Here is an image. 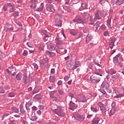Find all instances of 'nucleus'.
<instances>
[{"mask_svg": "<svg viewBox=\"0 0 124 124\" xmlns=\"http://www.w3.org/2000/svg\"><path fill=\"white\" fill-rule=\"evenodd\" d=\"M102 18V14L100 11H98L95 13L94 16L91 15L90 16V21H96L100 20Z\"/></svg>", "mask_w": 124, "mask_h": 124, "instance_id": "nucleus-1", "label": "nucleus"}, {"mask_svg": "<svg viewBox=\"0 0 124 124\" xmlns=\"http://www.w3.org/2000/svg\"><path fill=\"white\" fill-rule=\"evenodd\" d=\"M52 112L60 117H64V116L65 115V114L63 112V110H62V109L61 107H58L57 109H53Z\"/></svg>", "mask_w": 124, "mask_h": 124, "instance_id": "nucleus-2", "label": "nucleus"}, {"mask_svg": "<svg viewBox=\"0 0 124 124\" xmlns=\"http://www.w3.org/2000/svg\"><path fill=\"white\" fill-rule=\"evenodd\" d=\"M124 62V59L123 58V55L121 54H118L116 55L113 58V62L115 64H117V62Z\"/></svg>", "mask_w": 124, "mask_h": 124, "instance_id": "nucleus-3", "label": "nucleus"}, {"mask_svg": "<svg viewBox=\"0 0 124 124\" xmlns=\"http://www.w3.org/2000/svg\"><path fill=\"white\" fill-rule=\"evenodd\" d=\"M73 21L75 23H77L78 24H84V23H85V19H84L81 16L79 15L77 16Z\"/></svg>", "mask_w": 124, "mask_h": 124, "instance_id": "nucleus-4", "label": "nucleus"}, {"mask_svg": "<svg viewBox=\"0 0 124 124\" xmlns=\"http://www.w3.org/2000/svg\"><path fill=\"white\" fill-rule=\"evenodd\" d=\"M77 100L78 102H87L86 96H85L83 94H79L77 96Z\"/></svg>", "mask_w": 124, "mask_h": 124, "instance_id": "nucleus-5", "label": "nucleus"}, {"mask_svg": "<svg viewBox=\"0 0 124 124\" xmlns=\"http://www.w3.org/2000/svg\"><path fill=\"white\" fill-rule=\"evenodd\" d=\"M90 81L93 83V84H97V83L100 81V78L97 76H91Z\"/></svg>", "mask_w": 124, "mask_h": 124, "instance_id": "nucleus-6", "label": "nucleus"}, {"mask_svg": "<svg viewBox=\"0 0 124 124\" xmlns=\"http://www.w3.org/2000/svg\"><path fill=\"white\" fill-rule=\"evenodd\" d=\"M99 106L102 112V114L103 116H105L106 115V106L101 102L99 103Z\"/></svg>", "mask_w": 124, "mask_h": 124, "instance_id": "nucleus-7", "label": "nucleus"}, {"mask_svg": "<svg viewBox=\"0 0 124 124\" xmlns=\"http://www.w3.org/2000/svg\"><path fill=\"white\" fill-rule=\"evenodd\" d=\"M74 118L77 121L79 122H83L85 120V115H81L78 113H77L74 115Z\"/></svg>", "mask_w": 124, "mask_h": 124, "instance_id": "nucleus-8", "label": "nucleus"}, {"mask_svg": "<svg viewBox=\"0 0 124 124\" xmlns=\"http://www.w3.org/2000/svg\"><path fill=\"white\" fill-rule=\"evenodd\" d=\"M116 113V103L113 102L111 104V109L110 111L109 116H113Z\"/></svg>", "mask_w": 124, "mask_h": 124, "instance_id": "nucleus-9", "label": "nucleus"}, {"mask_svg": "<svg viewBox=\"0 0 124 124\" xmlns=\"http://www.w3.org/2000/svg\"><path fill=\"white\" fill-rule=\"evenodd\" d=\"M46 11H48V12H54L55 11L54 6L51 4L46 5Z\"/></svg>", "mask_w": 124, "mask_h": 124, "instance_id": "nucleus-10", "label": "nucleus"}, {"mask_svg": "<svg viewBox=\"0 0 124 124\" xmlns=\"http://www.w3.org/2000/svg\"><path fill=\"white\" fill-rule=\"evenodd\" d=\"M101 88L103 91H106L109 89V84L106 82H103L101 84Z\"/></svg>", "mask_w": 124, "mask_h": 124, "instance_id": "nucleus-11", "label": "nucleus"}, {"mask_svg": "<svg viewBox=\"0 0 124 124\" xmlns=\"http://www.w3.org/2000/svg\"><path fill=\"white\" fill-rule=\"evenodd\" d=\"M69 106V109H70V110H72V111H74V109H77L78 107V106L72 101L70 102Z\"/></svg>", "mask_w": 124, "mask_h": 124, "instance_id": "nucleus-12", "label": "nucleus"}, {"mask_svg": "<svg viewBox=\"0 0 124 124\" xmlns=\"http://www.w3.org/2000/svg\"><path fill=\"white\" fill-rule=\"evenodd\" d=\"M68 70H72L74 68V61H71L66 67Z\"/></svg>", "mask_w": 124, "mask_h": 124, "instance_id": "nucleus-13", "label": "nucleus"}, {"mask_svg": "<svg viewBox=\"0 0 124 124\" xmlns=\"http://www.w3.org/2000/svg\"><path fill=\"white\" fill-rule=\"evenodd\" d=\"M55 40L57 41L56 46H59L60 45H62L63 44V42H62V38L57 37L56 38Z\"/></svg>", "mask_w": 124, "mask_h": 124, "instance_id": "nucleus-14", "label": "nucleus"}, {"mask_svg": "<svg viewBox=\"0 0 124 124\" xmlns=\"http://www.w3.org/2000/svg\"><path fill=\"white\" fill-rule=\"evenodd\" d=\"M30 79H31V78L27 77V74H24L23 80H24V84H27V83H30V82L31 81Z\"/></svg>", "mask_w": 124, "mask_h": 124, "instance_id": "nucleus-15", "label": "nucleus"}, {"mask_svg": "<svg viewBox=\"0 0 124 124\" xmlns=\"http://www.w3.org/2000/svg\"><path fill=\"white\" fill-rule=\"evenodd\" d=\"M115 93H116V95L114 96V99H117V98H121V97H123L124 96L123 94H121L119 93L117 91H115Z\"/></svg>", "mask_w": 124, "mask_h": 124, "instance_id": "nucleus-16", "label": "nucleus"}, {"mask_svg": "<svg viewBox=\"0 0 124 124\" xmlns=\"http://www.w3.org/2000/svg\"><path fill=\"white\" fill-rule=\"evenodd\" d=\"M47 48L50 51H54L56 49V45L54 44H50L47 46Z\"/></svg>", "mask_w": 124, "mask_h": 124, "instance_id": "nucleus-17", "label": "nucleus"}, {"mask_svg": "<svg viewBox=\"0 0 124 124\" xmlns=\"http://www.w3.org/2000/svg\"><path fill=\"white\" fill-rule=\"evenodd\" d=\"M87 6L88 4H87V3H81V7L79 9V11H82L84 10V9H87Z\"/></svg>", "mask_w": 124, "mask_h": 124, "instance_id": "nucleus-18", "label": "nucleus"}, {"mask_svg": "<svg viewBox=\"0 0 124 124\" xmlns=\"http://www.w3.org/2000/svg\"><path fill=\"white\" fill-rule=\"evenodd\" d=\"M93 39V36L91 34H88L86 37V43H89L90 41Z\"/></svg>", "mask_w": 124, "mask_h": 124, "instance_id": "nucleus-19", "label": "nucleus"}, {"mask_svg": "<svg viewBox=\"0 0 124 124\" xmlns=\"http://www.w3.org/2000/svg\"><path fill=\"white\" fill-rule=\"evenodd\" d=\"M43 8H44V3H41L40 7L37 8L35 11H38V12H41L43 11Z\"/></svg>", "mask_w": 124, "mask_h": 124, "instance_id": "nucleus-20", "label": "nucleus"}, {"mask_svg": "<svg viewBox=\"0 0 124 124\" xmlns=\"http://www.w3.org/2000/svg\"><path fill=\"white\" fill-rule=\"evenodd\" d=\"M124 61H119V62H117L116 66L119 68H123L124 67V63L123 62Z\"/></svg>", "mask_w": 124, "mask_h": 124, "instance_id": "nucleus-21", "label": "nucleus"}, {"mask_svg": "<svg viewBox=\"0 0 124 124\" xmlns=\"http://www.w3.org/2000/svg\"><path fill=\"white\" fill-rule=\"evenodd\" d=\"M100 121V118H99V117H97L96 118H94L92 121V124H98V123H99Z\"/></svg>", "mask_w": 124, "mask_h": 124, "instance_id": "nucleus-22", "label": "nucleus"}, {"mask_svg": "<svg viewBox=\"0 0 124 124\" xmlns=\"http://www.w3.org/2000/svg\"><path fill=\"white\" fill-rule=\"evenodd\" d=\"M62 21L61 20H57L55 21V26H56V27H58V28H61V27H62Z\"/></svg>", "mask_w": 124, "mask_h": 124, "instance_id": "nucleus-23", "label": "nucleus"}, {"mask_svg": "<svg viewBox=\"0 0 124 124\" xmlns=\"http://www.w3.org/2000/svg\"><path fill=\"white\" fill-rule=\"evenodd\" d=\"M22 74L18 73L16 76V81H21L22 79Z\"/></svg>", "mask_w": 124, "mask_h": 124, "instance_id": "nucleus-24", "label": "nucleus"}, {"mask_svg": "<svg viewBox=\"0 0 124 124\" xmlns=\"http://www.w3.org/2000/svg\"><path fill=\"white\" fill-rule=\"evenodd\" d=\"M80 65H81V62H80L78 61L76 62H74V67L75 69H76V68L79 67Z\"/></svg>", "mask_w": 124, "mask_h": 124, "instance_id": "nucleus-25", "label": "nucleus"}, {"mask_svg": "<svg viewBox=\"0 0 124 124\" xmlns=\"http://www.w3.org/2000/svg\"><path fill=\"white\" fill-rule=\"evenodd\" d=\"M119 78H120V76H119V75L116 74L111 77V81H113V82H114V81H116V80H117V79H119Z\"/></svg>", "mask_w": 124, "mask_h": 124, "instance_id": "nucleus-26", "label": "nucleus"}, {"mask_svg": "<svg viewBox=\"0 0 124 124\" xmlns=\"http://www.w3.org/2000/svg\"><path fill=\"white\" fill-rule=\"evenodd\" d=\"M83 19L86 21V20H88V19H89V17H90V14L88 13H84L83 14Z\"/></svg>", "mask_w": 124, "mask_h": 124, "instance_id": "nucleus-27", "label": "nucleus"}, {"mask_svg": "<svg viewBox=\"0 0 124 124\" xmlns=\"http://www.w3.org/2000/svg\"><path fill=\"white\" fill-rule=\"evenodd\" d=\"M46 54L50 58H53L56 56V53L53 52L47 51Z\"/></svg>", "mask_w": 124, "mask_h": 124, "instance_id": "nucleus-28", "label": "nucleus"}, {"mask_svg": "<svg viewBox=\"0 0 124 124\" xmlns=\"http://www.w3.org/2000/svg\"><path fill=\"white\" fill-rule=\"evenodd\" d=\"M91 111H93V113H96L99 110V108L98 106H96L95 108L91 107Z\"/></svg>", "mask_w": 124, "mask_h": 124, "instance_id": "nucleus-29", "label": "nucleus"}, {"mask_svg": "<svg viewBox=\"0 0 124 124\" xmlns=\"http://www.w3.org/2000/svg\"><path fill=\"white\" fill-rule=\"evenodd\" d=\"M70 33L72 35H77L78 34V31L76 30H72L70 31Z\"/></svg>", "mask_w": 124, "mask_h": 124, "instance_id": "nucleus-30", "label": "nucleus"}, {"mask_svg": "<svg viewBox=\"0 0 124 124\" xmlns=\"http://www.w3.org/2000/svg\"><path fill=\"white\" fill-rule=\"evenodd\" d=\"M117 73V71L115 69L112 68L108 70V74H110V75H113V74H116Z\"/></svg>", "mask_w": 124, "mask_h": 124, "instance_id": "nucleus-31", "label": "nucleus"}, {"mask_svg": "<svg viewBox=\"0 0 124 124\" xmlns=\"http://www.w3.org/2000/svg\"><path fill=\"white\" fill-rule=\"evenodd\" d=\"M111 42H110L109 44V48H110V49H113V47H114L115 46V40L114 39H112L111 40Z\"/></svg>", "mask_w": 124, "mask_h": 124, "instance_id": "nucleus-32", "label": "nucleus"}, {"mask_svg": "<svg viewBox=\"0 0 124 124\" xmlns=\"http://www.w3.org/2000/svg\"><path fill=\"white\" fill-rule=\"evenodd\" d=\"M63 7L64 10L67 11V12H71V8H70V7H69V6H64Z\"/></svg>", "mask_w": 124, "mask_h": 124, "instance_id": "nucleus-33", "label": "nucleus"}, {"mask_svg": "<svg viewBox=\"0 0 124 124\" xmlns=\"http://www.w3.org/2000/svg\"><path fill=\"white\" fill-rule=\"evenodd\" d=\"M13 30H14V28L13 27L7 28L5 26L4 27V31H12Z\"/></svg>", "mask_w": 124, "mask_h": 124, "instance_id": "nucleus-34", "label": "nucleus"}, {"mask_svg": "<svg viewBox=\"0 0 124 124\" xmlns=\"http://www.w3.org/2000/svg\"><path fill=\"white\" fill-rule=\"evenodd\" d=\"M107 25L108 28L110 29H112V27H111V18H110L109 19L107 20Z\"/></svg>", "mask_w": 124, "mask_h": 124, "instance_id": "nucleus-35", "label": "nucleus"}, {"mask_svg": "<svg viewBox=\"0 0 124 124\" xmlns=\"http://www.w3.org/2000/svg\"><path fill=\"white\" fill-rule=\"evenodd\" d=\"M94 74H96V75H99V76L102 77V74H101V71L100 69H98L95 71Z\"/></svg>", "mask_w": 124, "mask_h": 124, "instance_id": "nucleus-36", "label": "nucleus"}, {"mask_svg": "<svg viewBox=\"0 0 124 124\" xmlns=\"http://www.w3.org/2000/svg\"><path fill=\"white\" fill-rule=\"evenodd\" d=\"M124 3V0H117L116 1V5H121Z\"/></svg>", "mask_w": 124, "mask_h": 124, "instance_id": "nucleus-37", "label": "nucleus"}, {"mask_svg": "<svg viewBox=\"0 0 124 124\" xmlns=\"http://www.w3.org/2000/svg\"><path fill=\"white\" fill-rule=\"evenodd\" d=\"M12 110L15 112V113H19V109L18 108H16V107H12Z\"/></svg>", "mask_w": 124, "mask_h": 124, "instance_id": "nucleus-38", "label": "nucleus"}, {"mask_svg": "<svg viewBox=\"0 0 124 124\" xmlns=\"http://www.w3.org/2000/svg\"><path fill=\"white\" fill-rule=\"evenodd\" d=\"M54 19L56 21H60L61 19V16H60V15L59 14H56L55 15V16H54Z\"/></svg>", "mask_w": 124, "mask_h": 124, "instance_id": "nucleus-39", "label": "nucleus"}, {"mask_svg": "<svg viewBox=\"0 0 124 124\" xmlns=\"http://www.w3.org/2000/svg\"><path fill=\"white\" fill-rule=\"evenodd\" d=\"M42 32L44 34H45V36H48V35H50V33L47 32L46 30H42Z\"/></svg>", "mask_w": 124, "mask_h": 124, "instance_id": "nucleus-40", "label": "nucleus"}, {"mask_svg": "<svg viewBox=\"0 0 124 124\" xmlns=\"http://www.w3.org/2000/svg\"><path fill=\"white\" fill-rule=\"evenodd\" d=\"M55 76H50L49 78V81L51 83H54L55 82Z\"/></svg>", "mask_w": 124, "mask_h": 124, "instance_id": "nucleus-41", "label": "nucleus"}, {"mask_svg": "<svg viewBox=\"0 0 124 124\" xmlns=\"http://www.w3.org/2000/svg\"><path fill=\"white\" fill-rule=\"evenodd\" d=\"M30 120L31 121H32L33 122H35L37 120V116L34 115L31 117L30 118Z\"/></svg>", "mask_w": 124, "mask_h": 124, "instance_id": "nucleus-42", "label": "nucleus"}, {"mask_svg": "<svg viewBox=\"0 0 124 124\" xmlns=\"http://www.w3.org/2000/svg\"><path fill=\"white\" fill-rule=\"evenodd\" d=\"M40 66L41 68H45L46 67V63H45L44 62H42L40 63Z\"/></svg>", "mask_w": 124, "mask_h": 124, "instance_id": "nucleus-43", "label": "nucleus"}, {"mask_svg": "<svg viewBox=\"0 0 124 124\" xmlns=\"http://www.w3.org/2000/svg\"><path fill=\"white\" fill-rule=\"evenodd\" d=\"M12 16H13V17H18V16H19V12H15L14 13L12 14Z\"/></svg>", "mask_w": 124, "mask_h": 124, "instance_id": "nucleus-44", "label": "nucleus"}, {"mask_svg": "<svg viewBox=\"0 0 124 124\" xmlns=\"http://www.w3.org/2000/svg\"><path fill=\"white\" fill-rule=\"evenodd\" d=\"M106 2H107V1L106 0H101L100 1V3L101 4V5L104 6L105 4H106Z\"/></svg>", "mask_w": 124, "mask_h": 124, "instance_id": "nucleus-45", "label": "nucleus"}, {"mask_svg": "<svg viewBox=\"0 0 124 124\" xmlns=\"http://www.w3.org/2000/svg\"><path fill=\"white\" fill-rule=\"evenodd\" d=\"M15 11V6H14L13 7H12L9 9V13H12V12H14Z\"/></svg>", "mask_w": 124, "mask_h": 124, "instance_id": "nucleus-46", "label": "nucleus"}, {"mask_svg": "<svg viewBox=\"0 0 124 124\" xmlns=\"http://www.w3.org/2000/svg\"><path fill=\"white\" fill-rule=\"evenodd\" d=\"M69 96L71 97V99H72V98L74 97V93H73V92H70L69 93Z\"/></svg>", "mask_w": 124, "mask_h": 124, "instance_id": "nucleus-47", "label": "nucleus"}, {"mask_svg": "<svg viewBox=\"0 0 124 124\" xmlns=\"http://www.w3.org/2000/svg\"><path fill=\"white\" fill-rule=\"evenodd\" d=\"M93 67H94V65L93 64V63H90L89 65V68H90V69H91V70H92V71H93Z\"/></svg>", "mask_w": 124, "mask_h": 124, "instance_id": "nucleus-48", "label": "nucleus"}, {"mask_svg": "<svg viewBox=\"0 0 124 124\" xmlns=\"http://www.w3.org/2000/svg\"><path fill=\"white\" fill-rule=\"evenodd\" d=\"M9 113H5L3 114V115L2 116L1 118V120H4V118L6 117H8V116H9Z\"/></svg>", "mask_w": 124, "mask_h": 124, "instance_id": "nucleus-49", "label": "nucleus"}, {"mask_svg": "<svg viewBox=\"0 0 124 124\" xmlns=\"http://www.w3.org/2000/svg\"><path fill=\"white\" fill-rule=\"evenodd\" d=\"M32 65L34 67L35 70H37L38 68V65H37L36 63H33Z\"/></svg>", "mask_w": 124, "mask_h": 124, "instance_id": "nucleus-50", "label": "nucleus"}, {"mask_svg": "<svg viewBox=\"0 0 124 124\" xmlns=\"http://www.w3.org/2000/svg\"><path fill=\"white\" fill-rule=\"evenodd\" d=\"M5 57L4 54L0 51V59L2 60Z\"/></svg>", "mask_w": 124, "mask_h": 124, "instance_id": "nucleus-51", "label": "nucleus"}, {"mask_svg": "<svg viewBox=\"0 0 124 124\" xmlns=\"http://www.w3.org/2000/svg\"><path fill=\"white\" fill-rule=\"evenodd\" d=\"M7 4H5L3 7V10H4V11H7Z\"/></svg>", "mask_w": 124, "mask_h": 124, "instance_id": "nucleus-52", "label": "nucleus"}, {"mask_svg": "<svg viewBox=\"0 0 124 124\" xmlns=\"http://www.w3.org/2000/svg\"><path fill=\"white\" fill-rule=\"evenodd\" d=\"M15 23L18 25L19 26V27H23V25H22V23L20 22L19 21H18L17 20H16L15 21Z\"/></svg>", "mask_w": 124, "mask_h": 124, "instance_id": "nucleus-53", "label": "nucleus"}, {"mask_svg": "<svg viewBox=\"0 0 124 124\" xmlns=\"http://www.w3.org/2000/svg\"><path fill=\"white\" fill-rule=\"evenodd\" d=\"M93 62L95 64H96V65H98V66H101V65L99 64L97 60H94L93 61Z\"/></svg>", "mask_w": 124, "mask_h": 124, "instance_id": "nucleus-54", "label": "nucleus"}, {"mask_svg": "<svg viewBox=\"0 0 124 124\" xmlns=\"http://www.w3.org/2000/svg\"><path fill=\"white\" fill-rule=\"evenodd\" d=\"M7 5L9 7H13V6H15V5L13 3H9L7 4Z\"/></svg>", "mask_w": 124, "mask_h": 124, "instance_id": "nucleus-55", "label": "nucleus"}, {"mask_svg": "<svg viewBox=\"0 0 124 124\" xmlns=\"http://www.w3.org/2000/svg\"><path fill=\"white\" fill-rule=\"evenodd\" d=\"M50 37L49 35L48 36H45L43 38L44 41H48V38Z\"/></svg>", "mask_w": 124, "mask_h": 124, "instance_id": "nucleus-56", "label": "nucleus"}, {"mask_svg": "<svg viewBox=\"0 0 124 124\" xmlns=\"http://www.w3.org/2000/svg\"><path fill=\"white\" fill-rule=\"evenodd\" d=\"M83 31L84 33H89V29L88 28H84Z\"/></svg>", "mask_w": 124, "mask_h": 124, "instance_id": "nucleus-57", "label": "nucleus"}, {"mask_svg": "<svg viewBox=\"0 0 124 124\" xmlns=\"http://www.w3.org/2000/svg\"><path fill=\"white\" fill-rule=\"evenodd\" d=\"M9 95L10 97H14L15 96V93H9Z\"/></svg>", "mask_w": 124, "mask_h": 124, "instance_id": "nucleus-58", "label": "nucleus"}, {"mask_svg": "<svg viewBox=\"0 0 124 124\" xmlns=\"http://www.w3.org/2000/svg\"><path fill=\"white\" fill-rule=\"evenodd\" d=\"M5 91L2 87H0V93H4Z\"/></svg>", "mask_w": 124, "mask_h": 124, "instance_id": "nucleus-59", "label": "nucleus"}, {"mask_svg": "<svg viewBox=\"0 0 124 124\" xmlns=\"http://www.w3.org/2000/svg\"><path fill=\"white\" fill-rule=\"evenodd\" d=\"M11 124H17L18 122L15 120H11L10 121Z\"/></svg>", "mask_w": 124, "mask_h": 124, "instance_id": "nucleus-60", "label": "nucleus"}, {"mask_svg": "<svg viewBox=\"0 0 124 124\" xmlns=\"http://www.w3.org/2000/svg\"><path fill=\"white\" fill-rule=\"evenodd\" d=\"M31 8H35V7H36V4L34 3H33L31 5Z\"/></svg>", "mask_w": 124, "mask_h": 124, "instance_id": "nucleus-61", "label": "nucleus"}, {"mask_svg": "<svg viewBox=\"0 0 124 124\" xmlns=\"http://www.w3.org/2000/svg\"><path fill=\"white\" fill-rule=\"evenodd\" d=\"M120 85H121V86L122 87V88L123 89V93L124 94V83L122 82Z\"/></svg>", "mask_w": 124, "mask_h": 124, "instance_id": "nucleus-62", "label": "nucleus"}, {"mask_svg": "<svg viewBox=\"0 0 124 124\" xmlns=\"http://www.w3.org/2000/svg\"><path fill=\"white\" fill-rule=\"evenodd\" d=\"M58 93H60V94H63V91L62 89H59L58 90Z\"/></svg>", "mask_w": 124, "mask_h": 124, "instance_id": "nucleus-63", "label": "nucleus"}, {"mask_svg": "<svg viewBox=\"0 0 124 124\" xmlns=\"http://www.w3.org/2000/svg\"><path fill=\"white\" fill-rule=\"evenodd\" d=\"M22 55L23 56H27L28 55V51L24 50V52L22 53Z\"/></svg>", "mask_w": 124, "mask_h": 124, "instance_id": "nucleus-64", "label": "nucleus"}]
</instances>
